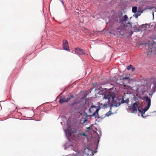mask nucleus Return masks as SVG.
I'll list each match as a JSON object with an SVG mask.
<instances>
[{
    "label": "nucleus",
    "mask_w": 156,
    "mask_h": 156,
    "mask_svg": "<svg viewBox=\"0 0 156 156\" xmlns=\"http://www.w3.org/2000/svg\"><path fill=\"white\" fill-rule=\"evenodd\" d=\"M99 133V134L96 131H94V133L95 141L94 143L90 146L89 144L85 145L86 147L84 149L83 152L87 156H93L94 154L97 152L98 143L99 141V139L102 135L101 131L100 130H97Z\"/></svg>",
    "instance_id": "1"
},
{
    "label": "nucleus",
    "mask_w": 156,
    "mask_h": 156,
    "mask_svg": "<svg viewBox=\"0 0 156 156\" xmlns=\"http://www.w3.org/2000/svg\"><path fill=\"white\" fill-rule=\"evenodd\" d=\"M103 98L105 99H107V103H108V105L110 107L115 106L116 107L119 106L121 104L120 102H117V100L114 94H113L112 95L108 94L107 95H105L103 97Z\"/></svg>",
    "instance_id": "2"
},
{
    "label": "nucleus",
    "mask_w": 156,
    "mask_h": 156,
    "mask_svg": "<svg viewBox=\"0 0 156 156\" xmlns=\"http://www.w3.org/2000/svg\"><path fill=\"white\" fill-rule=\"evenodd\" d=\"M142 100H145V102L147 103V105L144 109H143L141 107H140L138 109V111L139 113H140L141 116L143 118H145L147 115H145V113L148 110L151 106V99L148 96H144L143 97Z\"/></svg>",
    "instance_id": "3"
},
{
    "label": "nucleus",
    "mask_w": 156,
    "mask_h": 156,
    "mask_svg": "<svg viewBox=\"0 0 156 156\" xmlns=\"http://www.w3.org/2000/svg\"><path fill=\"white\" fill-rule=\"evenodd\" d=\"M139 104L138 101L135 102V103L131 104L130 105L128 106L126 108V110L128 112L131 113H136L137 110H138V106Z\"/></svg>",
    "instance_id": "4"
},
{
    "label": "nucleus",
    "mask_w": 156,
    "mask_h": 156,
    "mask_svg": "<svg viewBox=\"0 0 156 156\" xmlns=\"http://www.w3.org/2000/svg\"><path fill=\"white\" fill-rule=\"evenodd\" d=\"M119 19L120 22L119 23L123 24L124 27H127L128 24L129 25V27H131V24L129 22H128L127 23H126V21L128 19V17L126 15H125L124 16H120Z\"/></svg>",
    "instance_id": "5"
},
{
    "label": "nucleus",
    "mask_w": 156,
    "mask_h": 156,
    "mask_svg": "<svg viewBox=\"0 0 156 156\" xmlns=\"http://www.w3.org/2000/svg\"><path fill=\"white\" fill-rule=\"evenodd\" d=\"M102 105V104L99 103L98 106L96 108V109L95 111L91 115H87V117H90V118H91L92 117H94L95 118H99L100 117L99 116L98 112L100 109L101 106Z\"/></svg>",
    "instance_id": "6"
},
{
    "label": "nucleus",
    "mask_w": 156,
    "mask_h": 156,
    "mask_svg": "<svg viewBox=\"0 0 156 156\" xmlns=\"http://www.w3.org/2000/svg\"><path fill=\"white\" fill-rule=\"evenodd\" d=\"M65 133V135L67 137L68 140L70 141V139L69 137V136H71L74 133V132L71 129H70L68 125L67 126V129H64L63 128Z\"/></svg>",
    "instance_id": "7"
},
{
    "label": "nucleus",
    "mask_w": 156,
    "mask_h": 156,
    "mask_svg": "<svg viewBox=\"0 0 156 156\" xmlns=\"http://www.w3.org/2000/svg\"><path fill=\"white\" fill-rule=\"evenodd\" d=\"M62 47L64 50L67 51H69L70 50L69 48L68 42L67 40H64L63 41Z\"/></svg>",
    "instance_id": "8"
},
{
    "label": "nucleus",
    "mask_w": 156,
    "mask_h": 156,
    "mask_svg": "<svg viewBox=\"0 0 156 156\" xmlns=\"http://www.w3.org/2000/svg\"><path fill=\"white\" fill-rule=\"evenodd\" d=\"M75 51L76 54L77 55L85 54L83 50L78 48H75Z\"/></svg>",
    "instance_id": "9"
},
{
    "label": "nucleus",
    "mask_w": 156,
    "mask_h": 156,
    "mask_svg": "<svg viewBox=\"0 0 156 156\" xmlns=\"http://www.w3.org/2000/svg\"><path fill=\"white\" fill-rule=\"evenodd\" d=\"M147 55H154L156 53L153 50V49L151 48H148L147 50Z\"/></svg>",
    "instance_id": "10"
},
{
    "label": "nucleus",
    "mask_w": 156,
    "mask_h": 156,
    "mask_svg": "<svg viewBox=\"0 0 156 156\" xmlns=\"http://www.w3.org/2000/svg\"><path fill=\"white\" fill-rule=\"evenodd\" d=\"M153 84V86L152 88V92H153V93H154L156 91V78H154Z\"/></svg>",
    "instance_id": "11"
},
{
    "label": "nucleus",
    "mask_w": 156,
    "mask_h": 156,
    "mask_svg": "<svg viewBox=\"0 0 156 156\" xmlns=\"http://www.w3.org/2000/svg\"><path fill=\"white\" fill-rule=\"evenodd\" d=\"M68 156H83V155L82 153H81L79 152H78L77 153H76V154H69L68 155Z\"/></svg>",
    "instance_id": "12"
},
{
    "label": "nucleus",
    "mask_w": 156,
    "mask_h": 156,
    "mask_svg": "<svg viewBox=\"0 0 156 156\" xmlns=\"http://www.w3.org/2000/svg\"><path fill=\"white\" fill-rule=\"evenodd\" d=\"M135 68L132 65H130L127 66V69L128 70H131L132 71H134Z\"/></svg>",
    "instance_id": "13"
},
{
    "label": "nucleus",
    "mask_w": 156,
    "mask_h": 156,
    "mask_svg": "<svg viewBox=\"0 0 156 156\" xmlns=\"http://www.w3.org/2000/svg\"><path fill=\"white\" fill-rule=\"evenodd\" d=\"M73 98H74V97L71 94L67 95V98H66V101L68 102L69 100Z\"/></svg>",
    "instance_id": "14"
},
{
    "label": "nucleus",
    "mask_w": 156,
    "mask_h": 156,
    "mask_svg": "<svg viewBox=\"0 0 156 156\" xmlns=\"http://www.w3.org/2000/svg\"><path fill=\"white\" fill-rule=\"evenodd\" d=\"M97 107L96 106H94V105H91V106L90 107V108L89 109V113H91L92 112V109H93L94 108H95L96 109V108H97Z\"/></svg>",
    "instance_id": "15"
},
{
    "label": "nucleus",
    "mask_w": 156,
    "mask_h": 156,
    "mask_svg": "<svg viewBox=\"0 0 156 156\" xmlns=\"http://www.w3.org/2000/svg\"><path fill=\"white\" fill-rule=\"evenodd\" d=\"M67 102V101H66V99L65 98H63L62 99H60L59 100V103L61 104Z\"/></svg>",
    "instance_id": "16"
},
{
    "label": "nucleus",
    "mask_w": 156,
    "mask_h": 156,
    "mask_svg": "<svg viewBox=\"0 0 156 156\" xmlns=\"http://www.w3.org/2000/svg\"><path fill=\"white\" fill-rule=\"evenodd\" d=\"M142 12L138 11L137 13H135V14L133 15V16L136 18H137L140 15Z\"/></svg>",
    "instance_id": "17"
},
{
    "label": "nucleus",
    "mask_w": 156,
    "mask_h": 156,
    "mask_svg": "<svg viewBox=\"0 0 156 156\" xmlns=\"http://www.w3.org/2000/svg\"><path fill=\"white\" fill-rule=\"evenodd\" d=\"M137 7L136 6H134L132 7V12L133 13H135L137 12Z\"/></svg>",
    "instance_id": "18"
},
{
    "label": "nucleus",
    "mask_w": 156,
    "mask_h": 156,
    "mask_svg": "<svg viewBox=\"0 0 156 156\" xmlns=\"http://www.w3.org/2000/svg\"><path fill=\"white\" fill-rule=\"evenodd\" d=\"M102 105H101V106L103 105L102 108H107L108 106H109V105H108V103L107 104H102Z\"/></svg>",
    "instance_id": "19"
},
{
    "label": "nucleus",
    "mask_w": 156,
    "mask_h": 156,
    "mask_svg": "<svg viewBox=\"0 0 156 156\" xmlns=\"http://www.w3.org/2000/svg\"><path fill=\"white\" fill-rule=\"evenodd\" d=\"M79 103V101H74V102H73V103H71V105H77Z\"/></svg>",
    "instance_id": "20"
},
{
    "label": "nucleus",
    "mask_w": 156,
    "mask_h": 156,
    "mask_svg": "<svg viewBox=\"0 0 156 156\" xmlns=\"http://www.w3.org/2000/svg\"><path fill=\"white\" fill-rule=\"evenodd\" d=\"M112 113L111 111H109L108 112H107L105 114L106 116H108L111 115Z\"/></svg>",
    "instance_id": "21"
},
{
    "label": "nucleus",
    "mask_w": 156,
    "mask_h": 156,
    "mask_svg": "<svg viewBox=\"0 0 156 156\" xmlns=\"http://www.w3.org/2000/svg\"><path fill=\"white\" fill-rule=\"evenodd\" d=\"M69 148H71L72 149H73V150L74 151H76V148L74 147L73 146L70 145Z\"/></svg>",
    "instance_id": "22"
},
{
    "label": "nucleus",
    "mask_w": 156,
    "mask_h": 156,
    "mask_svg": "<svg viewBox=\"0 0 156 156\" xmlns=\"http://www.w3.org/2000/svg\"><path fill=\"white\" fill-rule=\"evenodd\" d=\"M87 117H86V118H85L84 119V120L83 121V123H84L87 122Z\"/></svg>",
    "instance_id": "23"
},
{
    "label": "nucleus",
    "mask_w": 156,
    "mask_h": 156,
    "mask_svg": "<svg viewBox=\"0 0 156 156\" xmlns=\"http://www.w3.org/2000/svg\"><path fill=\"white\" fill-rule=\"evenodd\" d=\"M129 99L128 98H127L126 100H125V102L126 103H127V104H128V103L129 102Z\"/></svg>",
    "instance_id": "24"
},
{
    "label": "nucleus",
    "mask_w": 156,
    "mask_h": 156,
    "mask_svg": "<svg viewBox=\"0 0 156 156\" xmlns=\"http://www.w3.org/2000/svg\"><path fill=\"white\" fill-rule=\"evenodd\" d=\"M129 77L126 76L125 77H123L122 78V80H125V79H129Z\"/></svg>",
    "instance_id": "25"
},
{
    "label": "nucleus",
    "mask_w": 156,
    "mask_h": 156,
    "mask_svg": "<svg viewBox=\"0 0 156 156\" xmlns=\"http://www.w3.org/2000/svg\"><path fill=\"white\" fill-rule=\"evenodd\" d=\"M125 103V100H124L123 98H122V100L121 101V103H120L122 104Z\"/></svg>",
    "instance_id": "26"
},
{
    "label": "nucleus",
    "mask_w": 156,
    "mask_h": 156,
    "mask_svg": "<svg viewBox=\"0 0 156 156\" xmlns=\"http://www.w3.org/2000/svg\"><path fill=\"white\" fill-rule=\"evenodd\" d=\"M87 130H90L92 129V127L91 126H90L89 127H88L87 128Z\"/></svg>",
    "instance_id": "27"
},
{
    "label": "nucleus",
    "mask_w": 156,
    "mask_h": 156,
    "mask_svg": "<svg viewBox=\"0 0 156 156\" xmlns=\"http://www.w3.org/2000/svg\"><path fill=\"white\" fill-rule=\"evenodd\" d=\"M60 1L62 3V4L64 6V4L63 2L61 0H60Z\"/></svg>",
    "instance_id": "28"
},
{
    "label": "nucleus",
    "mask_w": 156,
    "mask_h": 156,
    "mask_svg": "<svg viewBox=\"0 0 156 156\" xmlns=\"http://www.w3.org/2000/svg\"><path fill=\"white\" fill-rule=\"evenodd\" d=\"M117 34H121V33L120 32V31H118L117 32Z\"/></svg>",
    "instance_id": "29"
},
{
    "label": "nucleus",
    "mask_w": 156,
    "mask_h": 156,
    "mask_svg": "<svg viewBox=\"0 0 156 156\" xmlns=\"http://www.w3.org/2000/svg\"><path fill=\"white\" fill-rule=\"evenodd\" d=\"M154 43L156 44V39H155L154 41Z\"/></svg>",
    "instance_id": "30"
},
{
    "label": "nucleus",
    "mask_w": 156,
    "mask_h": 156,
    "mask_svg": "<svg viewBox=\"0 0 156 156\" xmlns=\"http://www.w3.org/2000/svg\"><path fill=\"white\" fill-rule=\"evenodd\" d=\"M152 94H150V93H149V95L150 96H151V97H152Z\"/></svg>",
    "instance_id": "31"
},
{
    "label": "nucleus",
    "mask_w": 156,
    "mask_h": 156,
    "mask_svg": "<svg viewBox=\"0 0 156 156\" xmlns=\"http://www.w3.org/2000/svg\"><path fill=\"white\" fill-rule=\"evenodd\" d=\"M120 30L121 31H122V29H120V28H117V30Z\"/></svg>",
    "instance_id": "32"
},
{
    "label": "nucleus",
    "mask_w": 156,
    "mask_h": 156,
    "mask_svg": "<svg viewBox=\"0 0 156 156\" xmlns=\"http://www.w3.org/2000/svg\"><path fill=\"white\" fill-rule=\"evenodd\" d=\"M65 150L67 149V147H65Z\"/></svg>",
    "instance_id": "33"
},
{
    "label": "nucleus",
    "mask_w": 156,
    "mask_h": 156,
    "mask_svg": "<svg viewBox=\"0 0 156 156\" xmlns=\"http://www.w3.org/2000/svg\"><path fill=\"white\" fill-rule=\"evenodd\" d=\"M152 15H153V17H154V16L153 12V14H152Z\"/></svg>",
    "instance_id": "34"
},
{
    "label": "nucleus",
    "mask_w": 156,
    "mask_h": 156,
    "mask_svg": "<svg viewBox=\"0 0 156 156\" xmlns=\"http://www.w3.org/2000/svg\"><path fill=\"white\" fill-rule=\"evenodd\" d=\"M133 33V32H131V34H132Z\"/></svg>",
    "instance_id": "35"
},
{
    "label": "nucleus",
    "mask_w": 156,
    "mask_h": 156,
    "mask_svg": "<svg viewBox=\"0 0 156 156\" xmlns=\"http://www.w3.org/2000/svg\"><path fill=\"white\" fill-rule=\"evenodd\" d=\"M94 108L93 109H92V111H94Z\"/></svg>",
    "instance_id": "36"
},
{
    "label": "nucleus",
    "mask_w": 156,
    "mask_h": 156,
    "mask_svg": "<svg viewBox=\"0 0 156 156\" xmlns=\"http://www.w3.org/2000/svg\"><path fill=\"white\" fill-rule=\"evenodd\" d=\"M61 123L62 125V122H61Z\"/></svg>",
    "instance_id": "37"
},
{
    "label": "nucleus",
    "mask_w": 156,
    "mask_h": 156,
    "mask_svg": "<svg viewBox=\"0 0 156 156\" xmlns=\"http://www.w3.org/2000/svg\"><path fill=\"white\" fill-rule=\"evenodd\" d=\"M2 101H1L0 102H2Z\"/></svg>",
    "instance_id": "38"
}]
</instances>
